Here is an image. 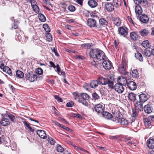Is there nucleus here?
Segmentation results:
<instances>
[{
	"instance_id": "f257e3e1",
	"label": "nucleus",
	"mask_w": 154,
	"mask_h": 154,
	"mask_svg": "<svg viewBox=\"0 0 154 154\" xmlns=\"http://www.w3.org/2000/svg\"><path fill=\"white\" fill-rule=\"evenodd\" d=\"M89 54L91 58L96 59L97 62L103 60L106 58L104 53L98 49H91Z\"/></svg>"
},
{
	"instance_id": "f03ea898",
	"label": "nucleus",
	"mask_w": 154,
	"mask_h": 154,
	"mask_svg": "<svg viewBox=\"0 0 154 154\" xmlns=\"http://www.w3.org/2000/svg\"><path fill=\"white\" fill-rule=\"evenodd\" d=\"M113 121L116 123H119L123 127H128L129 125V122L126 119L123 118H120L119 115V111L118 112H114Z\"/></svg>"
},
{
	"instance_id": "7ed1b4c3",
	"label": "nucleus",
	"mask_w": 154,
	"mask_h": 154,
	"mask_svg": "<svg viewBox=\"0 0 154 154\" xmlns=\"http://www.w3.org/2000/svg\"><path fill=\"white\" fill-rule=\"evenodd\" d=\"M99 84L105 85L107 84L108 87L111 88L113 87V81L111 77H108L107 79L102 77H98L97 79Z\"/></svg>"
},
{
	"instance_id": "20e7f679",
	"label": "nucleus",
	"mask_w": 154,
	"mask_h": 154,
	"mask_svg": "<svg viewBox=\"0 0 154 154\" xmlns=\"http://www.w3.org/2000/svg\"><path fill=\"white\" fill-rule=\"evenodd\" d=\"M127 60L125 58H123L121 63L119 66L118 71L120 73L123 75L126 73V68H127Z\"/></svg>"
},
{
	"instance_id": "39448f33",
	"label": "nucleus",
	"mask_w": 154,
	"mask_h": 154,
	"mask_svg": "<svg viewBox=\"0 0 154 154\" xmlns=\"http://www.w3.org/2000/svg\"><path fill=\"white\" fill-rule=\"evenodd\" d=\"M37 78V75L35 72L30 71L26 74L25 79L30 82L36 81Z\"/></svg>"
},
{
	"instance_id": "423d86ee",
	"label": "nucleus",
	"mask_w": 154,
	"mask_h": 154,
	"mask_svg": "<svg viewBox=\"0 0 154 154\" xmlns=\"http://www.w3.org/2000/svg\"><path fill=\"white\" fill-rule=\"evenodd\" d=\"M113 88L115 90L119 93H121L124 91L123 85L122 84H120V83L118 82L115 84L114 86H113Z\"/></svg>"
},
{
	"instance_id": "0eeeda50",
	"label": "nucleus",
	"mask_w": 154,
	"mask_h": 154,
	"mask_svg": "<svg viewBox=\"0 0 154 154\" xmlns=\"http://www.w3.org/2000/svg\"><path fill=\"white\" fill-rule=\"evenodd\" d=\"M119 34L124 37H125L128 33V29L126 27H121L118 29Z\"/></svg>"
},
{
	"instance_id": "6e6552de",
	"label": "nucleus",
	"mask_w": 154,
	"mask_h": 154,
	"mask_svg": "<svg viewBox=\"0 0 154 154\" xmlns=\"http://www.w3.org/2000/svg\"><path fill=\"white\" fill-rule=\"evenodd\" d=\"M0 123L2 126H6L10 124V122L8 119L7 118V116L5 115L2 116Z\"/></svg>"
},
{
	"instance_id": "1a4fd4ad",
	"label": "nucleus",
	"mask_w": 154,
	"mask_h": 154,
	"mask_svg": "<svg viewBox=\"0 0 154 154\" xmlns=\"http://www.w3.org/2000/svg\"><path fill=\"white\" fill-rule=\"evenodd\" d=\"M102 64L104 68L107 70H110L112 67V63L109 60L105 59L103 62Z\"/></svg>"
},
{
	"instance_id": "9d476101",
	"label": "nucleus",
	"mask_w": 154,
	"mask_h": 154,
	"mask_svg": "<svg viewBox=\"0 0 154 154\" xmlns=\"http://www.w3.org/2000/svg\"><path fill=\"white\" fill-rule=\"evenodd\" d=\"M104 107L103 106L100 104L96 105L94 107L95 111L98 113H102L103 112Z\"/></svg>"
},
{
	"instance_id": "9b49d317",
	"label": "nucleus",
	"mask_w": 154,
	"mask_h": 154,
	"mask_svg": "<svg viewBox=\"0 0 154 154\" xmlns=\"http://www.w3.org/2000/svg\"><path fill=\"white\" fill-rule=\"evenodd\" d=\"M127 87L128 88L131 90H134L137 88L136 83L133 81H130L127 83Z\"/></svg>"
},
{
	"instance_id": "f8f14e48",
	"label": "nucleus",
	"mask_w": 154,
	"mask_h": 154,
	"mask_svg": "<svg viewBox=\"0 0 154 154\" xmlns=\"http://www.w3.org/2000/svg\"><path fill=\"white\" fill-rule=\"evenodd\" d=\"M96 21L94 19L92 18L89 19L87 21V25L91 27H97V26L96 25Z\"/></svg>"
},
{
	"instance_id": "ddd939ff",
	"label": "nucleus",
	"mask_w": 154,
	"mask_h": 154,
	"mask_svg": "<svg viewBox=\"0 0 154 154\" xmlns=\"http://www.w3.org/2000/svg\"><path fill=\"white\" fill-rule=\"evenodd\" d=\"M114 112H113V114H114ZM102 115L105 118L107 119H111L112 118H115V117H114V115H113V116L110 113L107 112H103ZM113 120V119H112Z\"/></svg>"
},
{
	"instance_id": "4468645a",
	"label": "nucleus",
	"mask_w": 154,
	"mask_h": 154,
	"mask_svg": "<svg viewBox=\"0 0 154 154\" xmlns=\"http://www.w3.org/2000/svg\"><path fill=\"white\" fill-rule=\"evenodd\" d=\"M118 82L120 83V84H122L123 86H126V85H127V83H128L127 82V79L124 77H119L118 78Z\"/></svg>"
},
{
	"instance_id": "2eb2a0df",
	"label": "nucleus",
	"mask_w": 154,
	"mask_h": 154,
	"mask_svg": "<svg viewBox=\"0 0 154 154\" xmlns=\"http://www.w3.org/2000/svg\"><path fill=\"white\" fill-rule=\"evenodd\" d=\"M105 7L108 11L111 12L114 9V6L112 3H107L105 5Z\"/></svg>"
},
{
	"instance_id": "dca6fc26",
	"label": "nucleus",
	"mask_w": 154,
	"mask_h": 154,
	"mask_svg": "<svg viewBox=\"0 0 154 154\" xmlns=\"http://www.w3.org/2000/svg\"><path fill=\"white\" fill-rule=\"evenodd\" d=\"M146 144L149 148L150 149L154 148V139L149 138L147 141Z\"/></svg>"
},
{
	"instance_id": "f3484780",
	"label": "nucleus",
	"mask_w": 154,
	"mask_h": 154,
	"mask_svg": "<svg viewBox=\"0 0 154 154\" xmlns=\"http://www.w3.org/2000/svg\"><path fill=\"white\" fill-rule=\"evenodd\" d=\"M142 102H137L134 104L135 109L136 110L141 111L143 109V104Z\"/></svg>"
},
{
	"instance_id": "a211bd4d",
	"label": "nucleus",
	"mask_w": 154,
	"mask_h": 154,
	"mask_svg": "<svg viewBox=\"0 0 154 154\" xmlns=\"http://www.w3.org/2000/svg\"><path fill=\"white\" fill-rule=\"evenodd\" d=\"M99 84L98 80H93L91 81L90 83V86L91 88L95 89L97 88Z\"/></svg>"
},
{
	"instance_id": "6ab92c4d",
	"label": "nucleus",
	"mask_w": 154,
	"mask_h": 154,
	"mask_svg": "<svg viewBox=\"0 0 154 154\" xmlns=\"http://www.w3.org/2000/svg\"><path fill=\"white\" fill-rule=\"evenodd\" d=\"M37 134L42 138L45 139L46 137V134L43 130H38L37 131Z\"/></svg>"
},
{
	"instance_id": "aec40b11",
	"label": "nucleus",
	"mask_w": 154,
	"mask_h": 154,
	"mask_svg": "<svg viewBox=\"0 0 154 154\" xmlns=\"http://www.w3.org/2000/svg\"><path fill=\"white\" fill-rule=\"evenodd\" d=\"M89 6L93 8L96 7L97 5V3L95 0H89L88 3Z\"/></svg>"
},
{
	"instance_id": "412c9836",
	"label": "nucleus",
	"mask_w": 154,
	"mask_h": 154,
	"mask_svg": "<svg viewBox=\"0 0 154 154\" xmlns=\"http://www.w3.org/2000/svg\"><path fill=\"white\" fill-rule=\"evenodd\" d=\"M140 20L141 22L146 23L148 21L149 19L147 15L143 14L140 16Z\"/></svg>"
},
{
	"instance_id": "4be33fe9",
	"label": "nucleus",
	"mask_w": 154,
	"mask_h": 154,
	"mask_svg": "<svg viewBox=\"0 0 154 154\" xmlns=\"http://www.w3.org/2000/svg\"><path fill=\"white\" fill-rule=\"evenodd\" d=\"M99 23L100 26L105 27L107 26L108 22L105 18H101L99 20Z\"/></svg>"
},
{
	"instance_id": "5701e85b",
	"label": "nucleus",
	"mask_w": 154,
	"mask_h": 154,
	"mask_svg": "<svg viewBox=\"0 0 154 154\" xmlns=\"http://www.w3.org/2000/svg\"><path fill=\"white\" fill-rule=\"evenodd\" d=\"M140 101L142 102H144L147 100V96L144 94L139 95Z\"/></svg>"
},
{
	"instance_id": "b1692460",
	"label": "nucleus",
	"mask_w": 154,
	"mask_h": 154,
	"mask_svg": "<svg viewBox=\"0 0 154 154\" xmlns=\"http://www.w3.org/2000/svg\"><path fill=\"white\" fill-rule=\"evenodd\" d=\"M144 123L145 126L147 128H149L151 125V122L148 118H143Z\"/></svg>"
},
{
	"instance_id": "393cba45",
	"label": "nucleus",
	"mask_w": 154,
	"mask_h": 154,
	"mask_svg": "<svg viewBox=\"0 0 154 154\" xmlns=\"http://www.w3.org/2000/svg\"><path fill=\"white\" fill-rule=\"evenodd\" d=\"M143 10L141 6L139 5L135 6V12L137 14H140L142 12Z\"/></svg>"
},
{
	"instance_id": "a878e982",
	"label": "nucleus",
	"mask_w": 154,
	"mask_h": 154,
	"mask_svg": "<svg viewBox=\"0 0 154 154\" xmlns=\"http://www.w3.org/2000/svg\"><path fill=\"white\" fill-rule=\"evenodd\" d=\"M143 109L144 111L148 114L151 113L152 111L150 105L148 104L145 105Z\"/></svg>"
},
{
	"instance_id": "bb28decb",
	"label": "nucleus",
	"mask_w": 154,
	"mask_h": 154,
	"mask_svg": "<svg viewBox=\"0 0 154 154\" xmlns=\"http://www.w3.org/2000/svg\"><path fill=\"white\" fill-rule=\"evenodd\" d=\"M130 37L131 39L134 41L137 40L138 36L136 32H133L130 33Z\"/></svg>"
},
{
	"instance_id": "cd10ccee",
	"label": "nucleus",
	"mask_w": 154,
	"mask_h": 154,
	"mask_svg": "<svg viewBox=\"0 0 154 154\" xmlns=\"http://www.w3.org/2000/svg\"><path fill=\"white\" fill-rule=\"evenodd\" d=\"M128 97L129 99L132 101H134L136 99V95L132 93H130L128 95Z\"/></svg>"
},
{
	"instance_id": "c85d7f7f",
	"label": "nucleus",
	"mask_w": 154,
	"mask_h": 154,
	"mask_svg": "<svg viewBox=\"0 0 154 154\" xmlns=\"http://www.w3.org/2000/svg\"><path fill=\"white\" fill-rule=\"evenodd\" d=\"M140 5V6L143 7L144 8H146L148 6V1L147 0H142Z\"/></svg>"
},
{
	"instance_id": "c756f323",
	"label": "nucleus",
	"mask_w": 154,
	"mask_h": 154,
	"mask_svg": "<svg viewBox=\"0 0 154 154\" xmlns=\"http://www.w3.org/2000/svg\"><path fill=\"white\" fill-rule=\"evenodd\" d=\"M113 3L114 6L116 8L119 7L122 4V2L121 0H113Z\"/></svg>"
},
{
	"instance_id": "7c9ffc66",
	"label": "nucleus",
	"mask_w": 154,
	"mask_h": 154,
	"mask_svg": "<svg viewBox=\"0 0 154 154\" xmlns=\"http://www.w3.org/2000/svg\"><path fill=\"white\" fill-rule=\"evenodd\" d=\"M92 100L93 101H95L98 100L100 98V97L96 92H94L92 94Z\"/></svg>"
},
{
	"instance_id": "2f4dec72",
	"label": "nucleus",
	"mask_w": 154,
	"mask_h": 154,
	"mask_svg": "<svg viewBox=\"0 0 154 154\" xmlns=\"http://www.w3.org/2000/svg\"><path fill=\"white\" fill-rule=\"evenodd\" d=\"M142 45L146 48H149L150 46L149 42L147 40L143 41L142 44Z\"/></svg>"
},
{
	"instance_id": "473e14b6",
	"label": "nucleus",
	"mask_w": 154,
	"mask_h": 154,
	"mask_svg": "<svg viewBox=\"0 0 154 154\" xmlns=\"http://www.w3.org/2000/svg\"><path fill=\"white\" fill-rule=\"evenodd\" d=\"M73 98L76 100H77L78 102L80 101V97H81V95L79 94L77 92H74L73 93Z\"/></svg>"
},
{
	"instance_id": "72a5a7b5",
	"label": "nucleus",
	"mask_w": 154,
	"mask_h": 154,
	"mask_svg": "<svg viewBox=\"0 0 154 154\" xmlns=\"http://www.w3.org/2000/svg\"><path fill=\"white\" fill-rule=\"evenodd\" d=\"M5 115L7 116V118L10 119L12 122H15L16 118L14 116L10 114H8Z\"/></svg>"
},
{
	"instance_id": "f704fd0d",
	"label": "nucleus",
	"mask_w": 154,
	"mask_h": 154,
	"mask_svg": "<svg viewBox=\"0 0 154 154\" xmlns=\"http://www.w3.org/2000/svg\"><path fill=\"white\" fill-rule=\"evenodd\" d=\"M139 74L137 70L134 69L132 71L131 75L133 78H137L139 76Z\"/></svg>"
},
{
	"instance_id": "c9c22d12",
	"label": "nucleus",
	"mask_w": 154,
	"mask_h": 154,
	"mask_svg": "<svg viewBox=\"0 0 154 154\" xmlns=\"http://www.w3.org/2000/svg\"><path fill=\"white\" fill-rule=\"evenodd\" d=\"M149 33V31L147 30L146 29L142 30L140 32V34L143 36H146Z\"/></svg>"
},
{
	"instance_id": "e433bc0d",
	"label": "nucleus",
	"mask_w": 154,
	"mask_h": 154,
	"mask_svg": "<svg viewBox=\"0 0 154 154\" xmlns=\"http://www.w3.org/2000/svg\"><path fill=\"white\" fill-rule=\"evenodd\" d=\"M17 76L20 78H23L24 77V73L20 70H17L16 72Z\"/></svg>"
},
{
	"instance_id": "4c0bfd02",
	"label": "nucleus",
	"mask_w": 154,
	"mask_h": 154,
	"mask_svg": "<svg viewBox=\"0 0 154 154\" xmlns=\"http://www.w3.org/2000/svg\"><path fill=\"white\" fill-rule=\"evenodd\" d=\"M91 43H89L84 44L81 45V47L84 49H88L91 47Z\"/></svg>"
},
{
	"instance_id": "58836bf2",
	"label": "nucleus",
	"mask_w": 154,
	"mask_h": 154,
	"mask_svg": "<svg viewBox=\"0 0 154 154\" xmlns=\"http://www.w3.org/2000/svg\"><path fill=\"white\" fill-rule=\"evenodd\" d=\"M135 57L140 61H143V57L142 55L140 53L138 52L137 53L135 54Z\"/></svg>"
},
{
	"instance_id": "ea45409f",
	"label": "nucleus",
	"mask_w": 154,
	"mask_h": 154,
	"mask_svg": "<svg viewBox=\"0 0 154 154\" xmlns=\"http://www.w3.org/2000/svg\"><path fill=\"white\" fill-rule=\"evenodd\" d=\"M113 23L117 26H119L121 23V20L119 18H116L113 20Z\"/></svg>"
},
{
	"instance_id": "a19ab883",
	"label": "nucleus",
	"mask_w": 154,
	"mask_h": 154,
	"mask_svg": "<svg viewBox=\"0 0 154 154\" xmlns=\"http://www.w3.org/2000/svg\"><path fill=\"white\" fill-rule=\"evenodd\" d=\"M38 18L39 20L42 22H44L46 20L45 17L42 14H38Z\"/></svg>"
},
{
	"instance_id": "79ce46f5",
	"label": "nucleus",
	"mask_w": 154,
	"mask_h": 154,
	"mask_svg": "<svg viewBox=\"0 0 154 154\" xmlns=\"http://www.w3.org/2000/svg\"><path fill=\"white\" fill-rule=\"evenodd\" d=\"M80 95L84 100H88L89 98L88 95L85 93H82Z\"/></svg>"
},
{
	"instance_id": "37998d69",
	"label": "nucleus",
	"mask_w": 154,
	"mask_h": 154,
	"mask_svg": "<svg viewBox=\"0 0 154 154\" xmlns=\"http://www.w3.org/2000/svg\"><path fill=\"white\" fill-rule=\"evenodd\" d=\"M143 54L144 55L148 57H150L151 55V51L146 49H145L143 51Z\"/></svg>"
},
{
	"instance_id": "c03bdc74",
	"label": "nucleus",
	"mask_w": 154,
	"mask_h": 154,
	"mask_svg": "<svg viewBox=\"0 0 154 154\" xmlns=\"http://www.w3.org/2000/svg\"><path fill=\"white\" fill-rule=\"evenodd\" d=\"M43 27L45 31L48 32H49L50 31V29L49 26L47 24H45L43 25Z\"/></svg>"
},
{
	"instance_id": "a18cd8bd",
	"label": "nucleus",
	"mask_w": 154,
	"mask_h": 154,
	"mask_svg": "<svg viewBox=\"0 0 154 154\" xmlns=\"http://www.w3.org/2000/svg\"><path fill=\"white\" fill-rule=\"evenodd\" d=\"M46 36L47 38V41L48 42H51L52 40V37L51 34L48 33L46 34Z\"/></svg>"
},
{
	"instance_id": "49530a36",
	"label": "nucleus",
	"mask_w": 154,
	"mask_h": 154,
	"mask_svg": "<svg viewBox=\"0 0 154 154\" xmlns=\"http://www.w3.org/2000/svg\"><path fill=\"white\" fill-rule=\"evenodd\" d=\"M57 149L58 152H62L64 151V149L60 145H58L57 147Z\"/></svg>"
},
{
	"instance_id": "de8ad7c7",
	"label": "nucleus",
	"mask_w": 154,
	"mask_h": 154,
	"mask_svg": "<svg viewBox=\"0 0 154 154\" xmlns=\"http://www.w3.org/2000/svg\"><path fill=\"white\" fill-rule=\"evenodd\" d=\"M33 11L36 13H38L39 12V9L38 7L36 5H33L32 6Z\"/></svg>"
},
{
	"instance_id": "09e8293b",
	"label": "nucleus",
	"mask_w": 154,
	"mask_h": 154,
	"mask_svg": "<svg viewBox=\"0 0 154 154\" xmlns=\"http://www.w3.org/2000/svg\"><path fill=\"white\" fill-rule=\"evenodd\" d=\"M36 73L39 75H42L43 73V70L41 68H38L36 69Z\"/></svg>"
},
{
	"instance_id": "8fccbe9b",
	"label": "nucleus",
	"mask_w": 154,
	"mask_h": 154,
	"mask_svg": "<svg viewBox=\"0 0 154 154\" xmlns=\"http://www.w3.org/2000/svg\"><path fill=\"white\" fill-rule=\"evenodd\" d=\"M68 9L70 11L73 12L75 10V8L74 6L72 5H70L68 6Z\"/></svg>"
},
{
	"instance_id": "3c124183",
	"label": "nucleus",
	"mask_w": 154,
	"mask_h": 154,
	"mask_svg": "<svg viewBox=\"0 0 154 154\" xmlns=\"http://www.w3.org/2000/svg\"><path fill=\"white\" fill-rule=\"evenodd\" d=\"M48 142L51 145H54L55 143V140L53 138L51 137H48Z\"/></svg>"
},
{
	"instance_id": "603ef678",
	"label": "nucleus",
	"mask_w": 154,
	"mask_h": 154,
	"mask_svg": "<svg viewBox=\"0 0 154 154\" xmlns=\"http://www.w3.org/2000/svg\"><path fill=\"white\" fill-rule=\"evenodd\" d=\"M139 111L138 110H136L135 109L134 111L133 110V113L132 114V116L133 117H134V118H135V117H137Z\"/></svg>"
},
{
	"instance_id": "864d4df0",
	"label": "nucleus",
	"mask_w": 154,
	"mask_h": 154,
	"mask_svg": "<svg viewBox=\"0 0 154 154\" xmlns=\"http://www.w3.org/2000/svg\"><path fill=\"white\" fill-rule=\"evenodd\" d=\"M89 11L86 10H84L83 11V15L86 17H88L89 16Z\"/></svg>"
},
{
	"instance_id": "5fc2aeb1",
	"label": "nucleus",
	"mask_w": 154,
	"mask_h": 154,
	"mask_svg": "<svg viewBox=\"0 0 154 154\" xmlns=\"http://www.w3.org/2000/svg\"><path fill=\"white\" fill-rule=\"evenodd\" d=\"M83 87L86 90L89 91L90 89V84H88L87 83H85L83 86Z\"/></svg>"
},
{
	"instance_id": "6e6d98bb",
	"label": "nucleus",
	"mask_w": 154,
	"mask_h": 154,
	"mask_svg": "<svg viewBox=\"0 0 154 154\" xmlns=\"http://www.w3.org/2000/svg\"><path fill=\"white\" fill-rule=\"evenodd\" d=\"M86 100H80V101L79 102L80 103H82L84 105H85V106H88V103L86 101Z\"/></svg>"
},
{
	"instance_id": "4d7b16f0",
	"label": "nucleus",
	"mask_w": 154,
	"mask_h": 154,
	"mask_svg": "<svg viewBox=\"0 0 154 154\" xmlns=\"http://www.w3.org/2000/svg\"><path fill=\"white\" fill-rule=\"evenodd\" d=\"M74 102L71 101L67 103L66 104V106L68 107H72L74 105Z\"/></svg>"
},
{
	"instance_id": "13d9d810",
	"label": "nucleus",
	"mask_w": 154,
	"mask_h": 154,
	"mask_svg": "<svg viewBox=\"0 0 154 154\" xmlns=\"http://www.w3.org/2000/svg\"><path fill=\"white\" fill-rule=\"evenodd\" d=\"M148 118L152 122L154 123V115L149 116Z\"/></svg>"
},
{
	"instance_id": "bf43d9fd",
	"label": "nucleus",
	"mask_w": 154,
	"mask_h": 154,
	"mask_svg": "<svg viewBox=\"0 0 154 154\" xmlns=\"http://www.w3.org/2000/svg\"><path fill=\"white\" fill-rule=\"evenodd\" d=\"M54 97L59 102H62L63 101L61 98L59 96L55 95L54 96Z\"/></svg>"
},
{
	"instance_id": "052dcab7",
	"label": "nucleus",
	"mask_w": 154,
	"mask_h": 154,
	"mask_svg": "<svg viewBox=\"0 0 154 154\" xmlns=\"http://www.w3.org/2000/svg\"><path fill=\"white\" fill-rule=\"evenodd\" d=\"M60 127L67 131H72V130L71 129H70L69 128L67 127H65V126L62 125H61Z\"/></svg>"
},
{
	"instance_id": "680f3d73",
	"label": "nucleus",
	"mask_w": 154,
	"mask_h": 154,
	"mask_svg": "<svg viewBox=\"0 0 154 154\" xmlns=\"http://www.w3.org/2000/svg\"><path fill=\"white\" fill-rule=\"evenodd\" d=\"M57 68V70L56 71V72H57L58 74H59V73L61 71V69L60 68V66L59 65L57 64L56 66V67Z\"/></svg>"
},
{
	"instance_id": "e2e57ef3",
	"label": "nucleus",
	"mask_w": 154,
	"mask_h": 154,
	"mask_svg": "<svg viewBox=\"0 0 154 154\" xmlns=\"http://www.w3.org/2000/svg\"><path fill=\"white\" fill-rule=\"evenodd\" d=\"M142 1V0H134V3L137 5H140Z\"/></svg>"
},
{
	"instance_id": "0e129e2a",
	"label": "nucleus",
	"mask_w": 154,
	"mask_h": 154,
	"mask_svg": "<svg viewBox=\"0 0 154 154\" xmlns=\"http://www.w3.org/2000/svg\"><path fill=\"white\" fill-rule=\"evenodd\" d=\"M18 25L17 23H14V25L12 27V29H17L18 28Z\"/></svg>"
},
{
	"instance_id": "69168bd1",
	"label": "nucleus",
	"mask_w": 154,
	"mask_h": 154,
	"mask_svg": "<svg viewBox=\"0 0 154 154\" xmlns=\"http://www.w3.org/2000/svg\"><path fill=\"white\" fill-rule=\"evenodd\" d=\"M49 63L50 65H51V67H53L54 68H56V66L55 65L54 63L52 61H50Z\"/></svg>"
},
{
	"instance_id": "338daca9",
	"label": "nucleus",
	"mask_w": 154,
	"mask_h": 154,
	"mask_svg": "<svg viewBox=\"0 0 154 154\" xmlns=\"http://www.w3.org/2000/svg\"><path fill=\"white\" fill-rule=\"evenodd\" d=\"M76 58L79 60H83L85 59V57L82 55H78L76 57Z\"/></svg>"
},
{
	"instance_id": "774afa93",
	"label": "nucleus",
	"mask_w": 154,
	"mask_h": 154,
	"mask_svg": "<svg viewBox=\"0 0 154 154\" xmlns=\"http://www.w3.org/2000/svg\"><path fill=\"white\" fill-rule=\"evenodd\" d=\"M83 0H77L76 2L81 5H82Z\"/></svg>"
}]
</instances>
